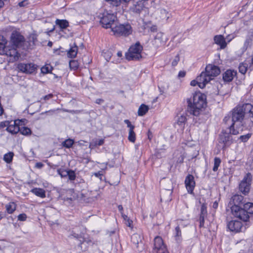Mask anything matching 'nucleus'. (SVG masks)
<instances>
[{
	"instance_id": "nucleus-8",
	"label": "nucleus",
	"mask_w": 253,
	"mask_h": 253,
	"mask_svg": "<svg viewBox=\"0 0 253 253\" xmlns=\"http://www.w3.org/2000/svg\"><path fill=\"white\" fill-rule=\"evenodd\" d=\"M112 31L116 36H127L132 33V30L131 26L128 24L119 25L116 24L115 26L112 28Z\"/></svg>"
},
{
	"instance_id": "nucleus-11",
	"label": "nucleus",
	"mask_w": 253,
	"mask_h": 253,
	"mask_svg": "<svg viewBox=\"0 0 253 253\" xmlns=\"http://www.w3.org/2000/svg\"><path fill=\"white\" fill-rule=\"evenodd\" d=\"M154 253H169L162 238L157 236L154 239Z\"/></svg>"
},
{
	"instance_id": "nucleus-27",
	"label": "nucleus",
	"mask_w": 253,
	"mask_h": 253,
	"mask_svg": "<svg viewBox=\"0 0 253 253\" xmlns=\"http://www.w3.org/2000/svg\"><path fill=\"white\" fill-rule=\"evenodd\" d=\"M7 43V41L3 36L0 35V53H4V48L6 47L5 44Z\"/></svg>"
},
{
	"instance_id": "nucleus-44",
	"label": "nucleus",
	"mask_w": 253,
	"mask_h": 253,
	"mask_svg": "<svg viewBox=\"0 0 253 253\" xmlns=\"http://www.w3.org/2000/svg\"><path fill=\"white\" fill-rule=\"evenodd\" d=\"M160 11L162 18L166 19L167 20L169 18L170 14H169L168 12L166 9H161Z\"/></svg>"
},
{
	"instance_id": "nucleus-55",
	"label": "nucleus",
	"mask_w": 253,
	"mask_h": 253,
	"mask_svg": "<svg viewBox=\"0 0 253 253\" xmlns=\"http://www.w3.org/2000/svg\"><path fill=\"white\" fill-rule=\"evenodd\" d=\"M190 84L193 86H196V85H199V81H198V80L197 79H196V80H192Z\"/></svg>"
},
{
	"instance_id": "nucleus-58",
	"label": "nucleus",
	"mask_w": 253,
	"mask_h": 253,
	"mask_svg": "<svg viewBox=\"0 0 253 253\" xmlns=\"http://www.w3.org/2000/svg\"><path fill=\"white\" fill-rule=\"evenodd\" d=\"M36 168L38 169H41L43 167V164L42 163H37L35 165Z\"/></svg>"
},
{
	"instance_id": "nucleus-43",
	"label": "nucleus",
	"mask_w": 253,
	"mask_h": 253,
	"mask_svg": "<svg viewBox=\"0 0 253 253\" xmlns=\"http://www.w3.org/2000/svg\"><path fill=\"white\" fill-rule=\"evenodd\" d=\"M122 216H123L124 220H125L126 222V225L127 226L131 227V224L132 223V221L131 220H130L127 215L123 214V213H122Z\"/></svg>"
},
{
	"instance_id": "nucleus-14",
	"label": "nucleus",
	"mask_w": 253,
	"mask_h": 253,
	"mask_svg": "<svg viewBox=\"0 0 253 253\" xmlns=\"http://www.w3.org/2000/svg\"><path fill=\"white\" fill-rule=\"evenodd\" d=\"M199 81V86L201 88H203L206 84L211 80V77L209 76L206 72L201 73L200 76L197 77Z\"/></svg>"
},
{
	"instance_id": "nucleus-37",
	"label": "nucleus",
	"mask_w": 253,
	"mask_h": 253,
	"mask_svg": "<svg viewBox=\"0 0 253 253\" xmlns=\"http://www.w3.org/2000/svg\"><path fill=\"white\" fill-rule=\"evenodd\" d=\"M136 135L133 129L129 130L128 139L129 141L134 143L135 141Z\"/></svg>"
},
{
	"instance_id": "nucleus-59",
	"label": "nucleus",
	"mask_w": 253,
	"mask_h": 253,
	"mask_svg": "<svg viewBox=\"0 0 253 253\" xmlns=\"http://www.w3.org/2000/svg\"><path fill=\"white\" fill-rule=\"evenodd\" d=\"M185 74H186L185 72L181 71L179 72L178 76L179 78H183V77H185Z\"/></svg>"
},
{
	"instance_id": "nucleus-9",
	"label": "nucleus",
	"mask_w": 253,
	"mask_h": 253,
	"mask_svg": "<svg viewBox=\"0 0 253 253\" xmlns=\"http://www.w3.org/2000/svg\"><path fill=\"white\" fill-rule=\"evenodd\" d=\"M251 181L252 175L251 173H248L240 183L238 187L240 191L244 195H247L249 193L250 190Z\"/></svg>"
},
{
	"instance_id": "nucleus-18",
	"label": "nucleus",
	"mask_w": 253,
	"mask_h": 253,
	"mask_svg": "<svg viewBox=\"0 0 253 253\" xmlns=\"http://www.w3.org/2000/svg\"><path fill=\"white\" fill-rule=\"evenodd\" d=\"M236 75V72L234 70H228L223 74V79L225 82H229Z\"/></svg>"
},
{
	"instance_id": "nucleus-16",
	"label": "nucleus",
	"mask_w": 253,
	"mask_h": 253,
	"mask_svg": "<svg viewBox=\"0 0 253 253\" xmlns=\"http://www.w3.org/2000/svg\"><path fill=\"white\" fill-rule=\"evenodd\" d=\"M37 41V36L32 34L28 37V41L25 42V44L28 48L32 49L36 45Z\"/></svg>"
},
{
	"instance_id": "nucleus-25",
	"label": "nucleus",
	"mask_w": 253,
	"mask_h": 253,
	"mask_svg": "<svg viewBox=\"0 0 253 253\" xmlns=\"http://www.w3.org/2000/svg\"><path fill=\"white\" fill-rule=\"evenodd\" d=\"M6 211L9 213H12L16 209V205L14 202H10L5 206Z\"/></svg>"
},
{
	"instance_id": "nucleus-1",
	"label": "nucleus",
	"mask_w": 253,
	"mask_h": 253,
	"mask_svg": "<svg viewBox=\"0 0 253 253\" xmlns=\"http://www.w3.org/2000/svg\"><path fill=\"white\" fill-rule=\"evenodd\" d=\"M188 112L195 116H198L207 106L206 96L200 92H195L187 99Z\"/></svg>"
},
{
	"instance_id": "nucleus-5",
	"label": "nucleus",
	"mask_w": 253,
	"mask_h": 253,
	"mask_svg": "<svg viewBox=\"0 0 253 253\" xmlns=\"http://www.w3.org/2000/svg\"><path fill=\"white\" fill-rule=\"evenodd\" d=\"M142 46L139 42H137L132 45L129 48L128 51L126 53V57L128 60H139L142 58L141 52Z\"/></svg>"
},
{
	"instance_id": "nucleus-22",
	"label": "nucleus",
	"mask_w": 253,
	"mask_h": 253,
	"mask_svg": "<svg viewBox=\"0 0 253 253\" xmlns=\"http://www.w3.org/2000/svg\"><path fill=\"white\" fill-rule=\"evenodd\" d=\"M55 24L58 25L61 30L66 29L69 26V22L66 20L56 19Z\"/></svg>"
},
{
	"instance_id": "nucleus-57",
	"label": "nucleus",
	"mask_w": 253,
	"mask_h": 253,
	"mask_svg": "<svg viewBox=\"0 0 253 253\" xmlns=\"http://www.w3.org/2000/svg\"><path fill=\"white\" fill-rule=\"evenodd\" d=\"M53 96V95L52 94H49L48 95H46L44 96L43 98H41V100L42 99H44V100H48L50 98H51Z\"/></svg>"
},
{
	"instance_id": "nucleus-20",
	"label": "nucleus",
	"mask_w": 253,
	"mask_h": 253,
	"mask_svg": "<svg viewBox=\"0 0 253 253\" xmlns=\"http://www.w3.org/2000/svg\"><path fill=\"white\" fill-rule=\"evenodd\" d=\"M4 53H0V54H5L7 56H9L10 57H13L14 58L18 57V52L16 49L12 48L9 49L8 47L6 46L4 48Z\"/></svg>"
},
{
	"instance_id": "nucleus-3",
	"label": "nucleus",
	"mask_w": 253,
	"mask_h": 253,
	"mask_svg": "<svg viewBox=\"0 0 253 253\" xmlns=\"http://www.w3.org/2000/svg\"><path fill=\"white\" fill-rule=\"evenodd\" d=\"M237 196L234 195L230 199L228 207L227 208L226 212L227 214V219L228 220L231 219L228 221L227 227L231 232L236 233L237 232L236 223L237 218Z\"/></svg>"
},
{
	"instance_id": "nucleus-24",
	"label": "nucleus",
	"mask_w": 253,
	"mask_h": 253,
	"mask_svg": "<svg viewBox=\"0 0 253 253\" xmlns=\"http://www.w3.org/2000/svg\"><path fill=\"white\" fill-rule=\"evenodd\" d=\"M6 130L12 134H16L20 131V127L14 124L9 125L6 128Z\"/></svg>"
},
{
	"instance_id": "nucleus-63",
	"label": "nucleus",
	"mask_w": 253,
	"mask_h": 253,
	"mask_svg": "<svg viewBox=\"0 0 253 253\" xmlns=\"http://www.w3.org/2000/svg\"><path fill=\"white\" fill-rule=\"evenodd\" d=\"M152 132H151L150 130L148 131V139L151 140L152 138Z\"/></svg>"
},
{
	"instance_id": "nucleus-46",
	"label": "nucleus",
	"mask_w": 253,
	"mask_h": 253,
	"mask_svg": "<svg viewBox=\"0 0 253 253\" xmlns=\"http://www.w3.org/2000/svg\"><path fill=\"white\" fill-rule=\"evenodd\" d=\"M70 236L77 239H81L83 238V234H79L76 233V231L73 230Z\"/></svg>"
},
{
	"instance_id": "nucleus-32",
	"label": "nucleus",
	"mask_w": 253,
	"mask_h": 253,
	"mask_svg": "<svg viewBox=\"0 0 253 253\" xmlns=\"http://www.w3.org/2000/svg\"><path fill=\"white\" fill-rule=\"evenodd\" d=\"M74 141L73 139H68L63 141L62 143L63 147H65L67 148H71L73 145Z\"/></svg>"
},
{
	"instance_id": "nucleus-54",
	"label": "nucleus",
	"mask_w": 253,
	"mask_h": 253,
	"mask_svg": "<svg viewBox=\"0 0 253 253\" xmlns=\"http://www.w3.org/2000/svg\"><path fill=\"white\" fill-rule=\"evenodd\" d=\"M9 123L8 122H2L0 123V128H4L5 126H8Z\"/></svg>"
},
{
	"instance_id": "nucleus-39",
	"label": "nucleus",
	"mask_w": 253,
	"mask_h": 253,
	"mask_svg": "<svg viewBox=\"0 0 253 253\" xmlns=\"http://www.w3.org/2000/svg\"><path fill=\"white\" fill-rule=\"evenodd\" d=\"M111 6L113 7H117L119 6L121 2V0H105Z\"/></svg>"
},
{
	"instance_id": "nucleus-30",
	"label": "nucleus",
	"mask_w": 253,
	"mask_h": 253,
	"mask_svg": "<svg viewBox=\"0 0 253 253\" xmlns=\"http://www.w3.org/2000/svg\"><path fill=\"white\" fill-rule=\"evenodd\" d=\"M175 239L177 243H179L181 240V231L179 226L176 227L175 229Z\"/></svg>"
},
{
	"instance_id": "nucleus-47",
	"label": "nucleus",
	"mask_w": 253,
	"mask_h": 253,
	"mask_svg": "<svg viewBox=\"0 0 253 253\" xmlns=\"http://www.w3.org/2000/svg\"><path fill=\"white\" fill-rule=\"evenodd\" d=\"M69 177V179L70 180H74L76 178V174L74 171L72 170H69V174H68V176Z\"/></svg>"
},
{
	"instance_id": "nucleus-13",
	"label": "nucleus",
	"mask_w": 253,
	"mask_h": 253,
	"mask_svg": "<svg viewBox=\"0 0 253 253\" xmlns=\"http://www.w3.org/2000/svg\"><path fill=\"white\" fill-rule=\"evenodd\" d=\"M205 72L209 76L211 77V80H212V77L217 76L220 74V70L217 66L209 64L207 66Z\"/></svg>"
},
{
	"instance_id": "nucleus-64",
	"label": "nucleus",
	"mask_w": 253,
	"mask_h": 253,
	"mask_svg": "<svg viewBox=\"0 0 253 253\" xmlns=\"http://www.w3.org/2000/svg\"><path fill=\"white\" fill-rule=\"evenodd\" d=\"M245 44H247L248 45H251L252 43H251V41L250 40H247L246 42H245Z\"/></svg>"
},
{
	"instance_id": "nucleus-29",
	"label": "nucleus",
	"mask_w": 253,
	"mask_h": 253,
	"mask_svg": "<svg viewBox=\"0 0 253 253\" xmlns=\"http://www.w3.org/2000/svg\"><path fill=\"white\" fill-rule=\"evenodd\" d=\"M186 121V117L185 113L180 114V116H178L177 120V124L179 126H182L185 123Z\"/></svg>"
},
{
	"instance_id": "nucleus-53",
	"label": "nucleus",
	"mask_w": 253,
	"mask_h": 253,
	"mask_svg": "<svg viewBox=\"0 0 253 253\" xmlns=\"http://www.w3.org/2000/svg\"><path fill=\"white\" fill-rule=\"evenodd\" d=\"M199 220H200V227H202L204 226V222H205V217H203V216H200Z\"/></svg>"
},
{
	"instance_id": "nucleus-62",
	"label": "nucleus",
	"mask_w": 253,
	"mask_h": 253,
	"mask_svg": "<svg viewBox=\"0 0 253 253\" xmlns=\"http://www.w3.org/2000/svg\"><path fill=\"white\" fill-rule=\"evenodd\" d=\"M26 4H27V2L26 0H24V1H21L19 3V5L20 6V7H22V6H24Z\"/></svg>"
},
{
	"instance_id": "nucleus-56",
	"label": "nucleus",
	"mask_w": 253,
	"mask_h": 253,
	"mask_svg": "<svg viewBox=\"0 0 253 253\" xmlns=\"http://www.w3.org/2000/svg\"><path fill=\"white\" fill-rule=\"evenodd\" d=\"M111 52H109V51H107V52H105V57L106 58V59L108 61L110 59V58H111Z\"/></svg>"
},
{
	"instance_id": "nucleus-36",
	"label": "nucleus",
	"mask_w": 253,
	"mask_h": 253,
	"mask_svg": "<svg viewBox=\"0 0 253 253\" xmlns=\"http://www.w3.org/2000/svg\"><path fill=\"white\" fill-rule=\"evenodd\" d=\"M221 164V160L219 158L215 157L214 159V166L212 170L214 171H216L218 169L219 166Z\"/></svg>"
},
{
	"instance_id": "nucleus-23",
	"label": "nucleus",
	"mask_w": 253,
	"mask_h": 253,
	"mask_svg": "<svg viewBox=\"0 0 253 253\" xmlns=\"http://www.w3.org/2000/svg\"><path fill=\"white\" fill-rule=\"evenodd\" d=\"M31 192L41 198L45 197V191L42 188H35L32 189Z\"/></svg>"
},
{
	"instance_id": "nucleus-35",
	"label": "nucleus",
	"mask_w": 253,
	"mask_h": 253,
	"mask_svg": "<svg viewBox=\"0 0 253 253\" xmlns=\"http://www.w3.org/2000/svg\"><path fill=\"white\" fill-rule=\"evenodd\" d=\"M248 66V64L246 63L240 64L238 67V70L242 75H244L247 71Z\"/></svg>"
},
{
	"instance_id": "nucleus-28",
	"label": "nucleus",
	"mask_w": 253,
	"mask_h": 253,
	"mask_svg": "<svg viewBox=\"0 0 253 253\" xmlns=\"http://www.w3.org/2000/svg\"><path fill=\"white\" fill-rule=\"evenodd\" d=\"M69 193L71 194V197L64 198V201L69 204H71L73 201L77 198V196L72 190H69Z\"/></svg>"
},
{
	"instance_id": "nucleus-12",
	"label": "nucleus",
	"mask_w": 253,
	"mask_h": 253,
	"mask_svg": "<svg viewBox=\"0 0 253 253\" xmlns=\"http://www.w3.org/2000/svg\"><path fill=\"white\" fill-rule=\"evenodd\" d=\"M11 41L16 47L21 46L24 42V38L19 33L13 32L11 36Z\"/></svg>"
},
{
	"instance_id": "nucleus-60",
	"label": "nucleus",
	"mask_w": 253,
	"mask_h": 253,
	"mask_svg": "<svg viewBox=\"0 0 253 253\" xmlns=\"http://www.w3.org/2000/svg\"><path fill=\"white\" fill-rule=\"evenodd\" d=\"M3 113V109L1 104V97H0V116H1Z\"/></svg>"
},
{
	"instance_id": "nucleus-51",
	"label": "nucleus",
	"mask_w": 253,
	"mask_h": 253,
	"mask_svg": "<svg viewBox=\"0 0 253 253\" xmlns=\"http://www.w3.org/2000/svg\"><path fill=\"white\" fill-rule=\"evenodd\" d=\"M240 226L239 229L238 228V232H244L245 231L246 229V225H243L242 223H239L238 222V227Z\"/></svg>"
},
{
	"instance_id": "nucleus-42",
	"label": "nucleus",
	"mask_w": 253,
	"mask_h": 253,
	"mask_svg": "<svg viewBox=\"0 0 253 253\" xmlns=\"http://www.w3.org/2000/svg\"><path fill=\"white\" fill-rule=\"evenodd\" d=\"M251 135L252 133H248L246 134L241 135L239 137V139L242 142H245L249 139V138L251 137Z\"/></svg>"
},
{
	"instance_id": "nucleus-17",
	"label": "nucleus",
	"mask_w": 253,
	"mask_h": 253,
	"mask_svg": "<svg viewBox=\"0 0 253 253\" xmlns=\"http://www.w3.org/2000/svg\"><path fill=\"white\" fill-rule=\"evenodd\" d=\"M144 3L142 1L136 2L135 4L130 8V10L133 13L140 14L144 8Z\"/></svg>"
},
{
	"instance_id": "nucleus-38",
	"label": "nucleus",
	"mask_w": 253,
	"mask_h": 253,
	"mask_svg": "<svg viewBox=\"0 0 253 253\" xmlns=\"http://www.w3.org/2000/svg\"><path fill=\"white\" fill-rule=\"evenodd\" d=\"M104 142V139L96 140L95 141L91 142L89 145L90 148L95 147L97 146H101L103 144Z\"/></svg>"
},
{
	"instance_id": "nucleus-26",
	"label": "nucleus",
	"mask_w": 253,
	"mask_h": 253,
	"mask_svg": "<svg viewBox=\"0 0 253 253\" xmlns=\"http://www.w3.org/2000/svg\"><path fill=\"white\" fill-rule=\"evenodd\" d=\"M149 110L148 106L145 104H141L138 110V115L139 116H144Z\"/></svg>"
},
{
	"instance_id": "nucleus-19",
	"label": "nucleus",
	"mask_w": 253,
	"mask_h": 253,
	"mask_svg": "<svg viewBox=\"0 0 253 253\" xmlns=\"http://www.w3.org/2000/svg\"><path fill=\"white\" fill-rule=\"evenodd\" d=\"M214 42L220 45L221 49H223L226 46V42L223 36L222 35H217L214 37Z\"/></svg>"
},
{
	"instance_id": "nucleus-61",
	"label": "nucleus",
	"mask_w": 253,
	"mask_h": 253,
	"mask_svg": "<svg viewBox=\"0 0 253 253\" xmlns=\"http://www.w3.org/2000/svg\"><path fill=\"white\" fill-rule=\"evenodd\" d=\"M104 102V100L102 99L98 98L95 101V103L98 104H101Z\"/></svg>"
},
{
	"instance_id": "nucleus-49",
	"label": "nucleus",
	"mask_w": 253,
	"mask_h": 253,
	"mask_svg": "<svg viewBox=\"0 0 253 253\" xmlns=\"http://www.w3.org/2000/svg\"><path fill=\"white\" fill-rule=\"evenodd\" d=\"M17 217L18 220L23 221L26 220L27 216L25 213H21Z\"/></svg>"
},
{
	"instance_id": "nucleus-52",
	"label": "nucleus",
	"mask_w": 253,
	"mask_h": 253,
	"mask_svg": "<svg viewBox=\"0 0 253 253\" xmlns=\"http://www.w3.org/2000/svg\"><path fill=\"white\" fill-rule=\"evenodd\" d=\"M25 121V120H24V121H22V120H15L14 123H13V124L15 125V126H18L19 127H20V126L21 125H22V123L24 122Z\"/></svg>"
},
{
	"instance_id": "nucleus-41",
	"label": "nucleus",
	"mask_w": 253,
	"mask_h": 253,
	"mask_svg": "<svg viewBox=\"0 0 253 253\" xmlns=\"http://www.w3.org/2000/svg\"><path fill=\"white\" fill-rule=\"evenodd\" d=\"M57 172L61 177H66L69 174V170L63 169H59L57 170Z\"/></svg>"
},
{
	"instance_id": "nucleus-31",
	"label": "nucleus",
	"mask_w": 253,
	"mask_h": 253,
	"mask_svg": "<svg viewBox=\"0 0 253 253\" xmlns=\"http://www.w3.org/2000/svg\"><path fill=\"white\" fill-rule=\"evenodd\" d=\"M14 154L12 152H9L5 154L3 157L4 161L7 163H10L11 162Z\"/></svg>"
},
{
	"instance_id": "nucleus-2",
	"label": "nucleus",
	"mask_w": 253,
	"mask_h": 253,
	"mask_svg": "<svg viewBox=\"0 0 253 253\" xmlns=\"http://www.w3.org/2000/svg\"><path fill=\"white\" fill-rule=\"evenodd\" d=\"M253 124V106L246 103L238 107V126L241 125L248 129Z\"/></svg>"
},
{
	"instance_id": "nucleus-6",
	"label": "nucleus",
	"mask_w": 253,
	"mask_h": 253,
	"mask_svg": "<svg viewBox=\"0 0 253 253\" xmlns=\"http://www.w3.org/2000/svg\"><path fill=\"white\" fill-rule=\"evenodd\" d=\"M225 124L228 126L229 133L236 135L237 131L235 129V123L237 121V107H235L231 112L224 118L223 120Z\"/></svg>"
},
{
	"instance_id": "nucleus-7",
	"label": "nucleus",
	"mask_w": 253,
	"mask_h": 253,
	"mask_svg": "<svg viewBox=\"0 0 253 253\" xmlns=\"http://www.w3.org/2000/svg\"><path fill=\"white\" fill-rule=\"evenodd\" d=\"M117 17L114 14L109 13L107 12L103 13L100 15V23L104 28H111L116 24Z\"/></svg>"
},
{
	"instance_id": "nucleus-50",
	"label": "nucleus",
	"mask_w": 253,
	"mask_h": 253,
	"mask_svg": "<svg viewBox=\"0 0 253 253\" xmlns=\"http://www.w3.org/2000/svg\"><path fill=\"white\" fill-rule=\"evenodd\" d=\"M124 122L127 125V126L129 127V130H132L134 128V126L131 124L130 122L128 120H125Z\"/></svg>"
},
{
	"instance_id": "nucleus-21",
	"label": "nucleus",
	"mask_w": 253,
	"mask_h": 253,
	"mask_svg": "<svg viewBox=\"0 0 253 253\" xmlns=\"http://www.w3.org/2000/svg\"><path fill=\"white\" fill-rule=\"evenodd\" d=\"M78 47L74 43V46H71L70 50L68 51L67 54L70 58H75L78 52Z\"/></svg>"
},
{
	"instance_id": "nucleus-15",
	"label": "nucleus",
	"mask_w": 253,
	"mask_h": 253,
	"mask_svg": "<svg viewBox=\"0 0 253 253\" xmlns=\"http://www.w3.org/2000/svg\"><path fill=\"white\" fill-rule=\"evenodd\" d=\"M185 184L188 192L192 193L195 186L194 176L188 174L185 178Z\"/></svg>"
},
{
	"instance_id": "nucleus-4",
	"label": "nucleus",
	"mask_w": 253,
	"mask_h": 253,
	"mask_svg": "<svg viewBox=\"0 0 253 253\" xmlns=\"http://www.w3.org/2000/svg\"><path fill=\"white\" fill-rule=\"evenodd\" d=\"M253 213V203L247 201V198L238 194V218L246 222L249 214Z\"/></svg>"
},
{
	"instance_id": "nucleus-40",
	"label": "nucleus",
	"mask_w": 253,
	"mask_h": 253,
	"mask_svg": "<svg viewBox=\"0 0 253 253\" xmlns=\"http://www.w3.org/2000/svg\"><path fill=\"white\" fill-rule=\"evenodd\" d=\"M52 67L49 65H46L42 67L41 72L43 74H47L51 71Z\"/></svg>"
},
{
	"instance_id": "nucleus-45",
	"label": "nucleus",
	"mask_w": 253,
	"mask_h": 253,
	"mask_svg": "<svg viewBox=\"0 0 253 253\" xmlns=\"http://www.w3.org/2000/svg\"><path fill=\"white\" fill-rule=\"evenodd\" d=\"M207 207L205 205L203 204L202 205L201 208V213H200V216H203V217H205L207 216Z\"/></svg>"
},
{
	"instance_id": "nucleus-33",
	"label": "nucleus",
	"mask_w": 253,
	"mask_h": 253,
	"mask_svg": "<svg viewBox=\"0 0 253 253\" xmlns=\"http://www.w3.org/2000/svg\"><path fill=\"white\" fill-rule=\"evenodd\" d=\"M20 133L24 135H29L31 134V130L27 127H20Z\"/></svg>"
},
{
	"instance_id": "nucleus-48",
	"label": "nucleus",
	"mask_w": 253,
	"mask_h": 253,
	"mask_svg": "<svg viewBox=\"0 0 253 253\" xmlns=\"http://www.w3.org/2000/svg\"><path fill=\"white\" fill-rule=\"evenodd\" d=\"M179 60H180V58H179V55L177 54L176 55L174 59H173L172 61V63H171V65L172 66H175L177 65L178 62L179 61Z\"/></svg>"
},
{
	"instance_id": "nucleus-34",
	"label": "nucleus",
	"mask_w": 253,
	"mask_h": 253,
	"mask_svg": "<svg viewBox=\"0 0 253 253\" xmlns=\"http://www.w3.org/2000/svg\"><path fill=\"white\" fill-rule=\"evenodd\" d=\"M79 64L78 61L76 60H71L69 62V66L71 69L76 70L79 67Z\"/></svg>"
},
{
	"instance_id": "nucleus-10",
	"label": "nucleus",
	"mask_w": 253,
	"mask_h": 253,
	"mask_svg": "<svg viewBox=\"0 0 253 253\" xmlns=\"http://www.w3.org/2000/svg\"><path fill=\"white\" fill-rule=\"evenodd\" d=\"M17 69L19 72L31 74L35 72L37 70V66L34 63H19L17 65Z\"/></svg>"
}]
</instances>
